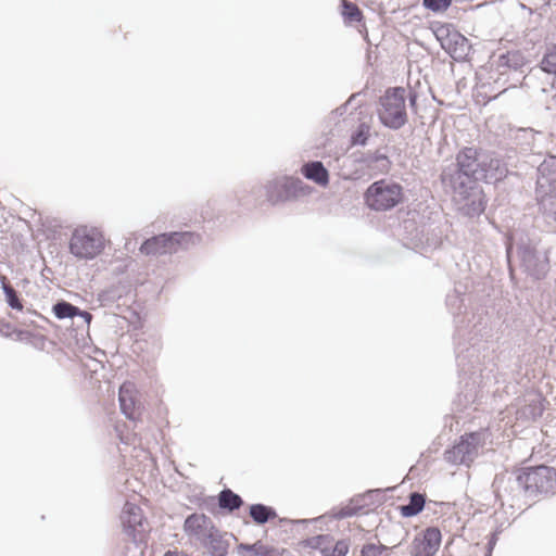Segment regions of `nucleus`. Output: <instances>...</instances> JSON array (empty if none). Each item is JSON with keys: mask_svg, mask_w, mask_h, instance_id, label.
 Here are the masks:
<instances>
[{"mask_svg": "<svg viewBox=\"0 0 556 556\" xmlns=\"http://www.w3.org/2000/svg\"><path fill=\"white\" fill-rule=\"evenodd\" d=\"M319 520V518H315V519H290V518H279L278 522L280 526H286V525H305L307 526L308 523L313 522V521H317Z\"/></svg>", "mask_w": 556, "mask_h": 556, "instance_id": "45", "label": "nucleus"}, {"mask_svg": "<svg viewBox=\"0 0 556 556\" xmlns=\"http://www.w3.org/2000/svg\"><path fill=\"white\" fill-rule=\"evenodd\" d=\"M350 551V539H340L336 541L333 546L327 544L321 549V556H346Z\"/></svg>", "mask_w": 556, "mask_h": 556, "instance_id": "37", "label": "nucleus"}, {"mask_svg": "<svg viewBox=\"0 0 556 556\" xmlns=\"http://www.w3.org/2000/svg\"><path fill=\"white\" fill-rule=\"evenodd\" d=\"M121 519L123 523V531L128 535L135 536L137 526L140 525L142 519L140 507L134 504H126Z\"/></svg>", "mask_w": 556, "mask_h": 556, "instance_id": "24", "label": "nucleus"}, {"mask_svg": "<svg viewBox=\"0 0 556 556\" xmlns=\"http://www.w3.org/2000/svg\"><path fill=\"white\" fill-rule=\"evenodd\" d=\"M442 542V533L438 527H427L416 534L409 546V556H434Z\"/></svg>", "mask_w": 556, "mask_h": 556, "instance_id": "16", "label": "nucleus"}, {"mask_svg": "<svg viewBox=\"0 0 556 556\" xmlns=\"http://www.w3.org/2000/svg\"><path fill=\"white\" fill-rule=\"evenodd\" d=\"M451 188L458 197V211L463 216L473 218L484 213L488 199L480 184L473 181L471 185H464L462 189L456 186H451Z\"/></svg>", "mask_w": 556, "mask_h": 556, "instance_id": "14", "label": "nucleus"}, {"mask_svg": "<svg viewBox=\"0 0 556 556\" xmlns=\"http://www.w3.org/2000/svg\"><path fill=\"white\" fill-rule=\"evenodd\" d=\"M396 546L389 547L384 544L367 542L362 545L359 556H389V553Z\"/></svg>", "mask_w": 556, "mask_h": 556, "instance_id": "36", "label": "nucleus"}, {"mask_svg": "<svg viewBox=\"0 0 556 556\" xmlns=\"http://www.w3.org/2000/svg\"><path fill=\"white\" fill-rule=\"evenodd\" d=\"M466 287L462 283L454 286V289L446 294L445 305L448 312L453 316L455 330H457V324L467 325L468 320L472 318L473 314H484L483 311L472 312L469 316L466 306Z\"/></svg>", "mask_w": 556, "mask_h": 556, "instance_id": "17", "label": "nucleus"}, {"mask_svg": "<svg viewBox=\"0 0 556 556\" xmlns=\"http://www.w3.org/2000/svg\"><path fill=\"white\" fill-rule=\"evenodd\" d=\"M210 556H226L229 549V542L224 539L217 527H211V531L200 541Z\"/></svg>", "mask_w": 556, "mask_h": 556, "instance_id": "21", "label": "nucleus"}, {"mask_svg": "<svg viewBox=\"0 0 556 556\" xmlns=\"http://www.w3.org/2000/svg\"><path fill=\"white\" fill-rule=\"evenodd\" d=\"M68 249L77 258L91 260L103 251L104 238L96 228L76 229L70 240Z\"/></svg>", "mask_w": 556, "mask_h": 556, "instance_id": "13", "label": "nucleus"}, {"mask_svg": "<svg viewBox=\"0 0 556 556\" xmlns=\"http://www.w3.org/2000/svg\"><path fill=\"white\" fill-rule=\"evenodd\" d=\"M0 283L7 305L11 309L22 312L24 309V300L21 294L8 282V278L3 275H0Z\"/></svg>", "mask_w": 556, "mask_h": 556, "instance_id": "27", "label": "nucleus"}, {"mask_svg": "<svg viewBox=\"0 0 556 556\" xmlns=\"http://www.w3.org/2000/svg\"><path fill=\"white\" fill-rule=\"evenodd\" d=\"M529 60L521 50H508L498 54L495 65L500 74H504L507 70L514 72H523V67Z\"/></svg>", "mask_w": 556, "mask_h": 556, "instance_id": "19", "label": "nucleus"}, {"mask_svg": "<svg viewBox=\"0 0 556 556\" xmlns=\"http://www.w3.org/2000/svg\"><path fill=\"white\" fill-rule=\"evenodd\" d=\"M480 147H463L455 155V164L445 168L442 173V181L448 182L450 186H456L462 189L464 185H471L477 181V175L482 154Z\"/></svg>", "mask_w": 556, "mask_h": 556, "instance_id": "6", "label": "nucleus"}, {"mask_svg": "<svg viewBox=\"0 0 556 556\" xmlns=\"http://www.w3.org/2000/svg\"><path fill=\"white\" fill-rule=\"evenodd\" d=\"M266 201L277 206L286 202L294 201L303 195H308L312 187L304 184L299 177L277 176L264 185Z\"/></svg>", "mask_w": 556, "mask_h": 556, "instance_id": "11", "label": "nucleus"}, {"mask_svg": "<svg viewBox=\"0 0 556 556\" xmlns=\"http://www.w3.org/2000/svg\"><path fill=\"white\" fill-rule=\"evenodd\" d=\"M407 504L397 507L403 518H413L418 516L424 509L427 501L426 494L419 492H410L407 496Z\"/></svg>", "mask_w": 556, "mask_h": 556, "instance_id": "25", "label": "nucleus"}, {"mask_svg": "<svg viewBox=\"0 0 556 556\" xmlns=\"http://www.w3.org/2000/svg\"><path fill=\"white\" fill-rule=\"evenodd\" d=\"M201 235L194 231H168L147 238L139 251L147 256L176 253L179 249H188L201 242Z\"/></svg>", "mask_w": 556, "mask_h": 556, "instance_id": "7", "label": "nucleus"}, {"mask_svg": "<svg viewBox=\"0 0 556 556\" xmlns=\"http://www.w3.org/2000/svg\"><path fill=\"white\" fill-rule=\"evenodd\" d=\"M483 445L484 433L482 431L465 432L444 451V460L451 465L469 467Z\"/></svg>", "mask_w": 556, "mask_h": 556, "instance_id": "12", "label": "nucleus"}, {"mask_svg": "<svg viewBox=\"0 0 556 556\" xmlns=\"http://www.w3.org/2000/svg\"><path fill=\"white\" fill-rule=\"evenodd\" d=\"M492 533H497V536H500V534L502 533L501 526L496 527V529Z\"/></svg>", "mask_w": 556, "mask_h": 556, "instance_id": "53", "label": "nucleus"}, {"mask_svg": "<svg viewBox=\"0 0 556 556\" xmlns=\"http://www.w3.org/2000/svg\"><path fill=\"white\" fill-rule=\"evenodd\" d=\"M330 516L333 519L341 520L344 518H350V517L355 516V511H351L348 505L341 506V507H333L330 510Z\"/></svg>", "mask_w": 556, "mask_h": 556, "instance_id": "41", "label": "nucleus"}, {"mask_svg": "<svg viewBox=\"0 0 556 556\" xmlns=\"http://www.w3.org/2000/svg\"><path fill=\"white\" fill-rule=\"evenodd\" d=\"M211 527H216L213 520L203 513H192L185 518L182 530L189 538L201 541Z\"/></svg>", "mask_w": 556, "mask_h": 556, "instance_id": "18", "label": "nucleus"}, {"mask_svg": "<svg viewBox=\"0 0 556 556\" xmlns=\"http://www.w3.org/2000/svg\"><path fill=\"white\" fill-rule=\"evenodd\" d=\"M545 399L541 395L535 396L534 399L530 400L525 407L522 408V414L530 418L533 421H536L539 418L542 417L545 406H544Z\"/></svg>", "mask_w": 556, "mask_h": 556, "instance_id": "34", "label": "nucleus"}, {"mask_svg": "<svg viewBox=\"0 0 556 556\" xmlns=\"http://www.w3.org/2000/svg\"><path fill=\"white\" fill-rule=\"evenodd\" d=\"M121 413L129 420L137 421L142 415L143 407L135 394L122 386L118 392Z\"/></svg>", "mask_w": 556, "mask_h": 556, "instance_id": "20", "label": "nucleus"}, {"mask_svg": "<svg viewBox=\"0 0 556 556\" xmlns=\"http://www.w3.org/2000/svg\"><path fill=\"white\" fill-rule=\"evenodd\" d=\"M76 317H81L84 319V321L88 325L90 324V321L92 319V315L89 312L80 309V308H79V312L76 313Z\"/></svg>", "mask_w": 556, "mask_h": 556, "instance_id": "47", "label": "nucleus"}, {"mask_svg": "<svg viewBox=\"0 0 556 556\" xmlns=\"http://www.w3.org/2000/svg\"><path fill=\"white\" fill-rule=\"evenodd\" d=\"M366 59H367V63L371 64L372 55H371V50L370 49L367 50Z\"/></svg>", "mask_w": 556, "mask_h": 556, "instance_id": "51", "label": "nucleus"}, {"mask_svg": "<svg viewBox=\"0 0 556 556\" xmlns=\"http://www.w3.org/2000/svg\"><path fill=\"white\" fill-rule=\"evenodd\" d=\"M346 162H351L352 165H361L343 174L342 178L350 181L361 180L366 175L388 174L392 167V162L388 154L382 153L380 150L375 152H352L344 163ZM343 167H346V165L343 164Z\"/></svg>", "mask_w": 556, "mask_h": 556, "instance_id": "9", "label": "nucleus"}, {"mask_svg": "<svg viewBox=\"0 0 556 556\" xmlns=\"http://www.w3.org/2000/svg\"><path fill=\"white\" fill-rule=\"evenodd\" d=\"M497 541H498L497 533L489 534L484 556H492L493 549L496 546Z\"/></svg>", "mask_w": 556, "mask_h": 556, "instance_id": "46", "label": "nucleus"}, {"mask_svg": "<svg viewBox=\"0 0 556 556\" xmlns=\"http://www.w3.org/2000/svg\"><path fill=\"white\" fill-rule=\"evenodd\" d=\"M516 249L521 271L534 281L545 279L551 270V248L542 247L541 236L536 231L516 230L506 236L507 260Z\"/></svg>", "mask_w": 556, "mask_h": 556, "instance_id": "2", "label": "nucleus"}, {"mask_svg": "<svg viewBox=\"0 0 556 556\" xmlns=\"http://www.w3.org/2000/svg\"><path fill=\"white\" fill-rule=\"evenodd\" d=\"M364 204L374 212H388L406 200L404 187L392 179L381 178L371 182L363 193Z\"/></svg>", "mask_w": 556, "mask_h": 556, "instance_id": "5", "label": "nucleus"}, {"mask_svg": "<svg viewBox=\"0 0 556 556\" xmlns=\"http://www.w3.org/2000/svg\"><path fill=\"white\" fill-rule=\"evenodd\" d=\"M13 332L16 334V340L21 342H25L37 350H43L46 345V337L40 333H34L28 330H20L13 329Z\"/></svg>", "mask_w": 556, "mask_h": 556, "instance_id": "32", "label": "nucleus"}, {"mask_svg": "<svg viewBox=\"0 0 556 556\" xmlns=\"http://www.w3.org/2000/svg\"><path fill=\"white\" fill-rule=\"evenodd\" d=\"M216 504L220 509V515H230L233 511L240 509L244 502L238 493L225 486L217 494Z\"/></svg>", "mask_w": 556, "mask_h": 556, "instance_id": "23", "label": "nucleus"}, {"mask_svg": "<svg viewBox=\"0 0 556 556\" xmlns=\"http://www.w3.org/2000/svg\"><path fill=\"white\" fill-rule=\"evenodd\" d=\"M553 76H554V78H556V75H553Z\"/></svg>", "mask_w": 556, "mask_h": 556, "instance_id": "56", "label": "nucleus"}, {"mask_svg": "<svg viewBox=\"0 0 556 556\" xmlns=\"http://www.w3.org/2000/svg\"><path fill=\"white\" fill-rule=\"evenodd\" d=\"M340 8L341 16L346 26H352L355 23H362L364 21L362 10L354 2L350 0H343L341 1Z\"/></svg>", "mask_w": 556, "mask_h": 556, "instance_id": "28", "label": "nucleus"}, {"mask_svg": "<svg viewBox=\"0 0 556 556\" xmlns=\"http://www.w3.org/2000/svg\"><path fill=\"white\" fill-rule=\"evenodd\" d=\"M359 94H361V92L352 94V96L349 98L348 102L341 105V109H346V106H348V105H349V104H350V103H351V102H352L356 97H358Z\"/></svg>", "mask_w": 556, "mask_h": 556, "instance_id": "50", "label": "nucleus"}, {"mask_svg": "<svg viewBox=\"0 0 556 556\" xmlns=\"http://www.w3.org/2000/svg\"><path fill=\"white\" fill-rule=\"evenodd\" d=\"M452 5V0H422V7L433 13H443Z\"/></svg>", "mask_w": 556, "mask_h": 556, "instance_id": "40", "label": "nucleus"}, {"mask_svg": "<svg viewBox=\"0 0 556 556\" xmlns=\"http://www.w3.org/2000/svg\"><path fill=\"white\" fill-rule=\"evenodd\" d=\"M1 327L4 331H8L10 332L11 328H12V325L8 321H4V320H1ZM14 333L13 331H11V334Z\"/></svg>", "mask_w": 556, "mask_h": 556, "instance_id": "49", "label": "nucleus"}, {"mask_svg": "<svg viewBox=\"0 0 556 556\" xmlns=\"http://www.w3.org/2000/svg\"><path fill=\"white\" fill-rule=\"evenodd\" d=\"M239 205H241V206H247V203H245V202H243V200H242V199H239Z\"/></svg>", "mask_w": 556, "mask_h": 556, "instance_id": "54", "label": "nucleus"}, {"mask_svg": "<svg viewBox=\"0 0 556 556\" xmlns=\"http://www.w3.org/2000/svg\"><path fill=\"white\" fill-rule=\"evenodd\" d=\"M395 486H389L386 489H370L359 494L365 504V510L370 506H380L387 501V492H393Z\"/></svg>", "mask_w": 556, "mask_h": 556, "instance_id": "30", "label": "nucleus"}, {"mask_svg": "<svg viewBox=\"0 0 556 556\" xmlns=\"http://www.w3.org/2000/svg\"><path fill=\"white\" fill-rule=\"evenodd\" d=\"M348 506L351 511H355V516L361 513H365V504L363 503V498H361L359 494L351 497Z\"/></svg>", "mask_w": 556, "mask_h": 556, "instance_id": "42", "label": "nucleus"}, {"mask_svg": "<svg viewBox=\"0 0 556 556\" xmlns=\"http://www.w3.org/2000/svg\"><path fill=\"white\" fill-rule=\"evenodd\" d=\"M370 138V126L366 122H362L350 135L351 147H365Z\"/></svg>", "mask_w": 556, "mask_h": 556, "instance_id": "33", "label": "nucleus"}, {"mask_svg": "<svg viewBox=\"0 0 556 556\" xmlns=\"http://www.w3.org/2000/svg\"><path fill=\"white\" fill-rule=\"evenodd\" d=\"M248 513L252 521L257 526H264L265 523L278 518L275 507L263 503L251 504Z\"/></svg>", "mask_w": 556, "mask_h": 556, "instance_id": "26", "label": "nucleus"}, {"mask_svg": "<svg viewBox=\"0 0 556 556\" xmlns=\"http://www.w3.org/2000/svg\"><path fill=\"white\" fill-rule=\"evenodd\" d=\"M430 29L440 47L455 62L462 63L469 60L472 46L467 37L460 34L451 23L433 22Z\"/></svg>", "mask_w": 556, "mask_h": 556, "instance_id": "10", "label": "nucleus"}, {"mask_svg": "<svg viewBox=\"0 0 556 556\" xmlns=\"http://www.w3.org/2000/svg\"><path fill=\"white\" fill-rule=\"evenodd\" d=\"M379 122L388 129L399 130L408 122L406 90L402 86L389 87L380 98Z\"/></svg>", "mask_w": 556, "mask_h": 556, "instance_id": "8", "label": "nucleus"}, {"mask_svg": "<svg viewBox=\"0 0 556 556\" xmlns=\"http://www.w3.org/2000/svg\"><path fill=\"white\" fill-rule=\"evenodd\" d=\"M493 486L497 496L507 494L511 500L523 495L528 500H534L539 495L554 493L556 489V469L540 465L517 469L510 476H496Z\"/></svg>", "mask_w": 556, "mask_h": 556, "instance_id": "1", "label": "nucleus"}, {"mask_svg": "<svg viewBox=\"0 0 556 556\" xmlns=\"http://www.w3.org/2000/svg\"><path fill=\"white\" fill-rule=\"evenodd\" d=\"M301 174L308 180L326 188L330 182V174L321 161H308L301 167Z\"/></svg>", "mask_w": 556, "mask_h": 556, "instance_id": "22", "label": "nucleus"}, {"mask_svg": "<svg viewBox=\"0 0 556 556\" xmlns=\"http://www.w3.org/2000/svg\"><path fill=\"white\" fill-rule=\"evenodd\" d=\"M122 299L121 292L114 287V285L109 286L106 289L101 290L97 294L96 301L98 305L101 307H111L114 303Z\"/></svg>", "mask_w": 556, "mask_h": 556, "instance_id": "35", "label": "nucleus"}, {"mask_svg": "<svg viewBox=\"0 0 556 556\" xmlns=\"http://www.w3.org/2000/svg\"><path fill=\"white\" fill-rule=\"evenodd\" d=\"M216 502H217V495L216 496L207 495V496H204L199 500L198 506H199V508L206 510L211 515L217 516V515H220V509L218 508Z\"/></svg>", "mask_w": 556, "mask_h": 556, "instance_id": "39", "label": "nucleus"}, {"mask_svg": "<svg viewBox=\"0 0 556 556\" xmlns=\"http://www.w3.org/2000/svg\"><path fill=\"white\" fill-rule=\"evenodd\" d=\"M480 157L477 184L483 181L484 184L496 185L507 178L509 169L502 155L483 149Z\"/></svg>", "mask_w": 556, "mask_h": 556, "instance_id": "15", "label": "nucleus"}, {"mask_svg": "<svg viewBox=\"0 0 556 556\" xmlns=\"http://www.w3.org/2000/svg\"><path fill=\"white\" fill-rule=\"evenodd\" d=\"M333 541H334V539L330 534H318V535L306 538L302 543L305 547H309L312 549H317L321 553V549L326 548L327 544H330Z\"/></svg>", "mask_w": 556, "mask_h": 556, "instance_id": "38", "label": "nucleus"}, {"mask_svg": "<svg viewBox=\"0 0 556 556\" xmlns=\"http://www.w3.org/2000/svg\"><path fill=\"white\" fill-rule=\"evenodd\" d=\"M79 312V307L72 304L68 301H65L63 299L58 300L52 305V314L55 318L62 320L66 318L73 319L76 317V313Z\"/></svg>", "mask_w": 556, "mask_h": 556, "instance_id": "31", "label": "nucleus"}, {"mask_svg": "<svg viewBox=\"0 0 556 556\" xmlns=\"http://www.w3.org/2000/svg\"><path fill=\"white\" fill-rule=\"evenodd\" d=\"M526 132H530L533 135V129L532 128H529V129H525Z\"/></svg>", "mask_w": 556, "mask_h": 556, "instance_id": "55", "label": "nucleus"}, {"mask_svg": "<svg viewBox=\"0 0 556 556\" xmlns=\"http://www.w3.org/2000/svg\"><path fill=\"white\" fill-rule=\"evenodd\" d=\"M114 287L121 292L122 298L126 296L131 291V283L129 279H121Z\"/></svg>", "mask_w": 556, "mask_h": 556, "instance_id": "44", "label": "nucleus"}, {"mask_svg": "<svg viewBox=\"0 0 556 556\" xmlns=\"http://www.w3.org/2000/svg\"><path fill=\"white\" fill-rule=\"evenodd\" d=\"M538 67L546 75H556V41L546 45Z\"/></svg>", "mask_w": 556, "mask_h": 556, "instance_id": "29", "label": "nucleus"}, {"mask_svg": "<svg viewBox=\"0 0 556 556\" xmlns=\"http://www.w3.org/2000/svg\"><path fill=\"white\" fill-rule=\"evenodd\" d=\"M363 38L369 46H372V42L369 40L367 30H365V34H363Z\"/></svg>", "mask_w": 556, "mask_h": 556, "instance_id": "52", "label": "nucleus"}, {"mask_svg": "<svg viewBox=\"0 0 556 556\" xmlns=\"http://www.w3.org/2000/svg\"><path fill=\"white\" fill-rule=\"evenodd\" d=\"M492 328L486 314H473L467 325L457 324L454 331V352L459 371L468 372L479 363L480 343L491 337Z\"/></svg>", "mask_w": 556, "mask_h": 556, "instance_id": "3", "label": "nucleus"}, {"mask_svg": "<svg viewBox=\"0 0 556 556\" xmlns=\"http://www.w3.org/2000/svg\"><path fill=\"white\" fill-rule=\"evenodd\" d=\"M534 192L540 213L556 222V155L548 154L538 166Z\"/></svg>", "mask_w": 556, "mask_h": 556, "instance_id": "4", "label": "nucleus"}, {"mask_svg": "<svg viewBox=\"0 0 556 556\" xmlns=\"http://www.w3.org/2000/svg\"><path fill=\"white\" fill-rule=\"evenodd\" d=\"M407 99H408V105H409L412 113L417 114L418 113V99H419L418 91L416 89L409 88Z\"/></svg>", "mask_w": 556, "mask_h": 556, "instance_id": "43", "label": "nucleus"}, {"mask_svg": "<svg viewBox=\"0 0 556 556\" xmlns=\"http://www.w3.org/2000/svg\"><path fill=\"white\" fill-rule=\"evenodd\" d=\"M127 271V265H118L113 269L114 275H124Z\"/></svg>", "mask_w": 556, "mask_h": 556, "instance_id": "48", "label": "nucleus"}]
</instances>
